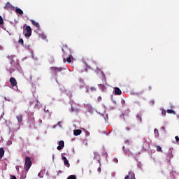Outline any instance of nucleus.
<instances>
[{"instance_id": "1", "label": "nucleus", "mask_w": 179, "mask_h": 179, "mask_svg": "<svg viewBox=\"0 0 179 179\" xmlns=\"http://www.w3.org/2000/svg\"><path fill=\"white\" fill-rule=\"evenodd\" d=\"M62 50L63 51L64 55H69V57H67L66 61L69 63L72 62V59H73V57H72L71 49L68 48V45H64Z\"/></svg>"}, {"instance_id": "2", "label": "nucleus", "mask_w": 179, "mask_h": 179, "mask_svg": "<svg viewBox=\"0 0 179 179\" xmlns=\"http://www.w3.org/2000/svg\"><path fill=\"white\" fill-rule=\"evenodd\" d=\"M32 163H31V159H30L29 157H25V163L24 166V169L25 171H29L30 170V167H31Z\"/></svg>"}, {"instance_id": "3", "label": "nucleus", "mask_w": 179, "mask_h": 179, "mask_svg": "<svg viewBox=\"0 0 179 179\" xmlns=\"http://www.w3.org/2000/svg\"><path fill=\"white\" fill-rule=\"evenodd\" d=\"M25 31V37H30L31 36V27L30 26H26Z\"/></svg>"}, {"instance_id": "4", "label": "nucleus", "mask_w": 179, "mask_h": 179, "mask_svg": "<svg viewBox=\"0 0 179 179\" xmlns=\"http://www.w3.org/2000/svg\"><path fill=\"white\" fill-rule=\"evenodd\" d=\"M4 9L6 10H15V6L10 4V3L8 2L5 6Z\"/></svg>"}, {"instance_id": "5", "label": "nucleus", "mask_w": 179, "mask_h": 179, "mask_svg": "<svg viewBox=\"0 0 179 179\" xmlns=\"http://www.w3.org/2000/svg\"><path fill=\"white\" fill-rule=\"evenodd\" d=\"M10 83L13 87H15V86H17V81L16 80L15 78L11 77L10 78Z\"/></svg>"}, {"instance_id": "6", "label": "nucleus", "mask_w": 179, "mask_h": 179, "mask_svg": "<svg viewBox=\"0 0 179 179\" xmlns=\"http://www.w3.org/2000/svg\"><path fill=\"white\" fill-rule=\"evenodd\" d=\"M65 146V143L64 141H61L59 142V146H57V150H62Z\"/></svg>"}, {"instance_id": "7", "label": "nucleus", "mask_w": 179, "mask_h": 179, "mask_svg": "<svg viewBox=\"0 0 179 179\" xmlns=\"http://www.w3.org/2000/svg\"><path fill=\"white\" fill-rule=\"evenodd\" d=\"M62 159L64 163V166H66V167H70L71 164H69V161H68V159H66L64 156H62Z\"/></svg>"}, {"instance_id": "8", "label": "nucleus", "mask_w": 179, "mask_h": 179, "mask_svg": "<svg viewBox=\"0 0 179 179\" xmlns=\"http://www.w3.org/2000/svg\"><path fill=\"white\" fill-rule=\"evenodd\" d=\"M51 71H52L55 73H57V72H61L62 71V68H58V67H50Z\"/></svg>"}, {"instance_id": "9", "label": "nucleus", "mask_w": 179, "mask_h": 179, "mask_svg": "<svg viewBox=\"0 0 179 179\" xmlns=\"http://www.w3.org/2000/svg\"><path fill=\"white\" fill-rule=\"evenodd\" d=\"M115 94L116 96H121V94H122V92L121 91V90L118 87H115Z\"/></svg>"}, {"instance_id": "10", "label": "nucleus", "mask_w": 179, "mask_h": 179, "mask_svg": "<svg viewBox=\"0 0 179 179\" xmlns=\"http://www.w3.org/2000/svg\"><path fill=\"white\" fill-rule=\"evenodd\" d=\"M31 22L33 26H35L37 29H40V24L38 22H36L34 20H31Z\"/></svg>"}, {"instance_id": "11", "label": "nucleus", "mask_w": 179, "mask_h": 179, "mask_svg": "<svg viewBox=\"0 0 179 179\" xmlns=\"http://www.w3.org/2000/svg\"><path fill=\"white\" fill-rule=\"evenodd\" d=\"M5 155V149L3 148H0V160Z\"/></svg>"}, {"instance_id": "12", "label": "nucleus", "mask_w": 179, "mask_h": 179, "mask_svg": "<svg viewBox=\"0 0 179 179\" xmlns=\"http://www.w3.org/2000/svg\"><path fill=\"white\" fill-rule=\"evenodd\" d=\"M80 134H82V130L80 129H76L73 131V135L75 136H78L79 135H80Z\"/></svg>"}, {"instance_id": "13", "label": "nucleus", "mask_w": 179, "mask_h": 179, "mask_svg": "<svg viewBox=\"0 0 179 179\" xmlns=\"http://www.w3.org/2000/svg\"><path fill=\"white\" fill-rule=\"evenodd\" d=\"M71 111L72 113H78L79 111V108L73 106V105H71Z\"/></svg>"}, {"instance_id": "14", "label": "nucleus", "mask_w": 179, "mask_h": 179, "mask_svg": "<svg viewBox=\"0 0 179 179\" xmlns=\"http://www.w3.org/2000/svg\"><path fill=\"white\" fill-rule=\"evenodd\" d=\"M169 159H173V148H170L168 152Z\"/></svg>"}, {"instance_id": "15", "label": "nucleus", "mask_w": 179, "mask_h": 179, "mask_svg": "<svg viewBox=\"0 0 179 179\" xmlns=\"http://www.w3.org/2000/svg\"><path fill=\"white\" fill-rule=\"evenodd\" d=\"M17 120L18 124L22 123L23 122V116H22L21 115H17Z\"/></svg>"}, {"instance_id": "16", "label": "nucleus", "mask_w": 179, "mask_h": 179, "mask_svg": "<svg viewBox=\"0 0 179 179\" xmlns=\"http://www.w3.org/2000/svg\"><path fill=\"white\" fill-rule=\"evenodd\" d=\"M16 13H18V15H23V10L19 8L15 9Z\"/></svg>"}, {"instance_id": "17", "label": "nucleus", "mask_w": 179, "mask_h": 179, "mask_svg": "<svg viewBox=\"0 0 179 179\" xmlns=\"http://www.w3.org/2000/svg\"><path fill=\"white\" fill-rule=\"evenodd\" d=\"M166 113H168V114H173L174 115L176 114V111L173 110L172 109H168Z\"/></svg>"}, {"instance_id": "18", "label": "nucleus", "mask_w": 179, "mask_h": 179, "mask_svg": "<svg viewBox=\"0 0 179 179\" xmlns=\"http://www.w3.org/2000/svg\"><path fill=\"white\" fill-rule=\"evenodd\" d=\"M129 176L131 177V178L135 179V174L132 173V171L129 172Z\"/></svg>"}, {"instance_id": "19", "label": "nucleus", "mask_w": 179, "mask_h": 179, "mask_svg": "<svg viewBox=\"0 0 179 179\" xmlns=\"http://www.w3.org/2000/svg\"><path fill=\"white\" fill-rule=\"evenodd\" d=\"M98 86L99 87H100V89H102V90H106V87L104 86V85L99 84Z\"/></svg>"}, {"instance_id": "20", "label": "nucleus", "mask_w": 179, "mask_h": 179, "mask_svg": "<svg viewBox=\"0 0 179 179\" xmlns=\"http://www.w3.org/2000/svg\"><path fill=\"white\" fill-rule=\"evenodd\" d=\"M156 148L157 152H163V150H162V147H160V145H157Z\"/></svg>"}, {"instance_id": "21", "label": "nucleus", "mask_w": 179, "mask_h": 179, "mask_svg": "<svg viewBox=\"0 0 179 179\" xmlns=\"http://www.w3.org/2000/svg\"><path fill=\"white\" fill-rule=\"evenodd\" d=\"M102 77H103L104 83H107V80L106 79V75H104V73H102Z\"/></svg>"}, {"instance_id": "22", "label": "nucleus", "mask_w": 179, "mask_h": 179, "mask_svg": "<svg viewBox=\"0 0 179 179\" xmlns=\"http://www.w3.org/2000/svg\"><path fill=\"white\" fill-rule=\"evenodd\" d=\"M29 122H32V124H34V117H29Z\"/></svg>"}, {"instance_id": "23", "label": "nucleus", "mask_w": 179, "mask_h": 179, "mask_svg": "<svg viewBox=\"0 0 179 179\" xmlns=\"http://www.w3.org/2000/svg\"><path fill=\"white\" fill-rule=\"evenodd\" d=\"M136 118L139 120L140 122H142V117H141V115H137Z\"/></svg>"}, {"instance_id": "24", "label": "nucleus", "mask_w": 179, "mask_h": 179, "mask_svg": "<svg viewBox=\"0 0 179 179\" xmlns=\"http://www.w3.org/2000/svg\"><path fill=\"white\" fill-rule=\"evenodd\" d=\"M0 24H3V18L0 15Z\"/></svg>"}, {"instance_id": "25", "label": "nucleus", "mask_w": 179, "mask_h": 179, "mask_svg": "<svg viewBox=\"0 0 179 179\" xmlns=\"http://www.w3.org/2000/svg\"><path fill=\"white\" fill-rule=\"evenodd\" d=\"M166 110L163 109L162 111V114L164 117H166Z\"/></svg>"}, {"instance_id": "26", "label": "nucleus", "mask_w": 179, "mask_h": 179, "mask_svg": "<svg viewBox=\"0 0 179 179\" xmlns=\"http://www.w3.org/2000/svg\"><path fill=\"white\" fill-rule=\"evenodd\" d=\"M19 43H20V44H22V45H23V44H24V41H23V39H22V38H20V39L19 40Z\"/></svg>"}, {"instance_id": "27", "label": "nucleus", "mask_w": 179, "mask_h": 179, "mask_svg": "<svg viewBox=\"0 0 179 179\" xmlns=\"http://www.w3.org/2000/svg\"><path fill=\"white\" fill-rule=\"evenodd\" d=\"M90 90H91V92H96V87H90Z\"/></svg>"}, {"instance_id": "28", "label": "nucleus", "mask_w": 179, "mask_h": 179, "mask_svg": "<svg viewBox=\"0 0 179 179\" xmlns=\"http://www.w3.org/2000/svg\"><path fill=\"white\" fill-rule=\"evenodd\" d=\"M154 132L155 134H159V130L157 129H155Z\"/></svg>"}, {"instance_id": "29", "label": "nucleus", "mask_w": 179, "mask_h": 179, "mask_svg": "<svg viewBox=\"0 0 179 179\" xmlns=\"http://www.w3.org/2000/svg\"><path fill=\"white\" fill-rule=\"evenodd\" d=\"M175 139H176V142H179V138H178V136H176L175 137Z\"/></svg>"}, {"instance_id": "30", "label": "nucleus", "mask_w": 179, "mask_h": 179, "mask_svg": "<svg viewBox=\"0 0 179 179\" xmlns=\"http://www.w3.org/2000/svg\"><path fill=\"white\" fill-rule=\"evenodd\" d=\"M126 131H131V128H129V127H126Z\"/></svg>"}, {"instance_id": "31", "label": "nucleus", "mask_w": 179, "mask_h": 179, "mask_svg": "<svg viewBox=\"0 0 179 179\" xmlns=\"http://www.w3.org/2000/svg\"><path fill=\"white\" fill-rule=\"evenodd\" d=\"M11 179H17V178H16V176H11Z\"/></svg>"}, {"instance_id": "32", "label": "nucleus", "mask_w": 179, "mask_h": 179, "mask_svg": "<svg viewBox=\"0 0 179 179\" xmlns=\"http://www.w3.org/2000/svg\"><path fill=\"white\" fill-rule=\"evenodd\" d=\"M162 129H163V131H166V128L164 127H162Z\"/></svg>"}, {"instance_id": "33", "label": "nucleus", "mask_w": 179, "mask_h": 179, "mask_svg": "<svg viewBox=\"0 0 179 179\" xmlns=\"http://www.w3.org/2000/svg\"><path fill=\"white\" fill-rule=\"evenodd\" d=\"M98 100H101V96H99Z\"/></svg>"}, {"instance_id": "34", "label": "nucleus", "mask_w": 179, "mask_h": 179, "mask_svg": "<svg viewBox=\"0 0 179 179\" xmlns=\"http://www.w3.org/2000/svg\"><path fill=\"white\" fill-rule=\"evenodd\" d=\"M57 124L58 125H61V122H59Z\"/></svg>"}, {"instance_id": "35", "label": "nucleus", "mask_w": 179, "mask_h": 179, "mask_svg": "<svg viewBox=\"0 0 179 179\" xmlns=\"http://www.w3.org/2000/svg\"><path fill=\"white\" fill-rule=\"evenodd\" d=\"M149 90H152V87H149Z\"/></svg>"}, {"instance_id": "36", "label": "nucleus", "mask_w": 179, "mask_h": 179, "mask_svg": "<svg viewBox=\"0 0 179 179\" xmlns=\"http://www.w3.org/2000/svg\"><path fill=\"white\" fill-rule=\"evenodd\" d=\"M31 78H32V77H31V76H30V80H31Z\"/></svg>"}, {"instance_id": "37", "label": "nucleus", "mask_w": 179, "mask_h": 179, "mask_svg": "<svg viewBox=\"0 0 179 179\" xmlns=\"http://www.w3.org/2000/svg\"><path fill=\"white\" fill-rule=\"evenodd\" d=\"M24 27H26V24H24Z\"/></svg>"}, {"instance_id": "38", "label": "nucleus", "mask_w": 179, "mask_h": 179, "mask_svg": "<svg viewBox=\"0 0 179 179\" xmlns=\"http://www.w3.org/2000/svg\"><path fill=\"white\" fill-rule=\"evenodd\" d=\"M39 122H42V121H41V120H39Z\"/></svg>"}, {"instance_id": "39", "label": "nucleus", "mask_w": 179, "mask_h": 179, "mask_svg": "<svg viewBox=\"0 0 179 179\" xmlns=\"http://www.w3.org/2000/svg\"><path fill=\"white\" fill-rule=\"evenodd\" d=\"M52 158L54 159V155H52Z\"/></svg>"}, {"instance_id": "40", "label": "nucleus", "mask_w": 179, "mask_h": 179, "mask_svg": "<svg viewBox=\"0 0 179 179\" xmlns=\"http://www.w3.org/2000/svg\"><path fill=\"white\" fill-rule=\"evenodd\" d=\"M114 103H115V104H116V102H115V101H114Z\"/></svg>"}, {"instance_id": "41", "label": "nucleus", "mask_w": 179, "mask_h": 179, "mask_svg": "<svg viewBox=\"0 0 179 179\" xmlns=\"http://www.w3.org/2000/svg\"><path fill=\"white\" fill-rule=\"evenodd\" d=\"M59 173H61V171H59Z\"/></svg>"}, {"instance_id": "42", "label": "nucleus", "mask_w": 179, "mask_h": 179, "mask_svg": "<svg viewBox=\"0 0 179 179\" xmlns=\"http://www.w3.org/2000/svg\"><path fill=\"white\" fill-rule=\"evenodd\" d=\"M64 61H65V59H64Z\"/></svg>"}]
</instances>
